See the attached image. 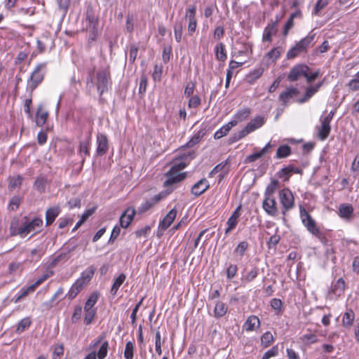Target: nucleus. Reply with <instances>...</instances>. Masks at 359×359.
Returning <instances> with one entry per match:
<instances>
[{
    "instance_id": "ea45409f",
    "label": "nucleus",
    "mask_w": 359,
    "mask_h": 359,
    "mask_svg": "<svg viewBox=\"0 0 359 359\" xmlns=\"http://www.w3.org/2000/svg\"><path fill=\"white\" fill-rule=\"evenodd\" d=\"M317 91L313 86H310L306 88V93L303 97L299 98L297 100L298 103L302 104L307 102Z\"/></svg>"
},
{
    "instance_id": "a19ab883",
    "label": "nucleus",
    "mask_w": 359,
    "mask_h": 359,
    "mask_svg": "<svg viewBox=\"0 0 359 359\" xmlns=\"http://www.w3.org/2000/svg\"><path fill=\"white\" fill-rule=\"evenodd\" d=\"M64 293V289L60 287L57 289L56 292L52 297L49 302L43 303V306H46V309H50L53 306V302L58 298H60Z\"/></svg>"
},
{
    "instance_id": "9d476101",
    "label": "nucleus",
    "mask_w": 359,
    "mask_h": 359,
    "mask_svg": "<svg viewBox=\"0 0 359 359\" xmlns=\"http://www.w3.org/2000/svg\"><path fill=\"white\" fill-rule=\"evenodd\" d=\"M310 68L303 64H299L293 67L288 76L287 79L290 81H297L301 77H306V73L309 72Z\"/></svg>"
},
{
    "instance_id": "bb28decb",
    "label": "nucleus",
    "mask_w": 359,
    "mask_h": 359,
    "mask_svg": "<svg viewBox=\"0 0 359 359\" xmlns=\"http://www.w3.org/2000/svg\"><path fill=\"white\" fill-rule=\"evenodd\" d=\"M277 32V27H276V22H271L269 24L264 30L263 41H271L272 36Z\"/></svg>"
},
{
    "instance_id": "f257e3e1",
    "label": "nucleus",
    "mask_w": 359,
    "mask_h": 359,
    "mask_svg": "<svg viewBox=\"0 0 359 359\" xmlns=\"http://www.w3.org/2000/svg\"><path fill=\"white\" fill-rule=\"evenodd\" d=\"M94 71L95 67L88 72V76L86 79V90L88 93H90L94 86H95L100 96H102L110 88L111 83L110 71L108 69H100L95 74V80L93 78Z\"/></svg>"
},
{
    "instance_id": "09e8293b",
    "label": "nucleus",
    "mask_w": 359,
    "mask_h": 359,
    "mask_svg": "<svg viewBox=\"0 0 359 359\" xmlns=\"http://www.w3.org/2000/svg\"><path fill=\"white\" fill-rule=\"evenodd\" d=\"M248 243L247 241H241L236 248L234 252L243 257L248 248Z\"/></svg>"
},
{
    "instance_id": "ddd939ff",
    "label": "nucleus",
    "mask_w": 359,
    "mask_h": 359,
    "mask_svg": "<svg viewBox=\"0 0 359 359\" xmlns=\"http://www.w3.org/2000/svg\"><path fill=\"white\" fill-rule=\"evenodd\" d=\"M135 212L134 208H128L123 212L119 219V223L122 228L126 229L130 224Z\"/></svg>"
},
{
    "instance_id": "a211bd4d",
    "label": "nucleus",
    "mask_w": 359,
    "mask_h": 359,
    "mask_svg": "<svg viewBox=\"0 0 359 359\" xmlns=\"http://www.w3.org/2000/svg\"><path fill=\"white\" fill-rule=\"evenodd\" d=\"M299 93L297 88H288L279 95V100L283 102V106L287 105L288 101L297 96Z\"/></svg>"
},
{
    "instance_id": "aec40b11",
    "label": "nucleus",
    "mask_w": 359,
    "mask_h": 359,
    "mask_svg": "<svg viewBox=\"0 0 359 359\" xmlns=\"http://www.w3.org/2000/svg\"><path fill=\"white\" fill-rule=\"evenodd\" d=\"M48 112L43 109L42 104L39 105L36 111L35 121L37 126H43L47 121Z\"/></svg>"
},
{
    "instance_id": "6ab92c4d",
    "label": "nucleus",
    "mask_w": 359,
    "mask_h": 359,
    "mask_svg": "<svg viewBox=\"0 0 359 359\" xmlns=\"http://www.w3.org/2000/svg\"><path fill=\"white\" fill-rule=\"evenodd\" d=\"M61 210L59 206H53L47 209L46 212V225L50 226L59 215Z\"/></svg>"
},
{
    "instance_id": "b1692460",
    "label": "nucleus",
    "mask_w": 359,
    "mask_h": 359,
    "mask_svg": "<svg viewBox=\"0 0 359 359\" xmlns=\"http://www.w3.org/2000/svg\"><path fill=\"white\" fill-rule=\"evenodd\" d=\"M228 162L227 161H223L219 164L217 165L209 173V177H213L215 174L222 172V173L219 175L220 178H223L224 176L229 172V168L227 167Z\"/></svg>"
},
{
    "instance_id": "6e6552de",
    "label": "nucleus",
    "mask_w": 359,
    "mask_h": 359,
    "mask_svg": "<svg viewBox=\"0 0 359 359\" xmlns=\"http://www.w3.org/2000/svg\"><path fill=\"white\" fill-rule=\"evenodd\" d=\"M278 196L282 205V214L285 215L287 211L294 207L293 194L288 188H285L279 191Z\"/></svg>"
},
{
    "instance_id": "1a4fd4ad",
    "label": "nucleus",
    "mask_w": 359,
    "mask_h": 359,
    "mask_svg": "<svg viewBox=\"0 0 359 359\" xmlns=\"http://www.w3.org/2000/svg\"><path fill=\"white\" fill-rule=\"evenodd\" d=\"M196 7L195 5L189 6L185 13V18L188 20V34L189 36H192L196 32L197 27V19H196Z\"/></svg>"
},
{
    "instance_id": "49530a36",
    "label": "nucleus",
    "mask_w": 359,
    "mask_h": 359,
    "mask_svg": "<svg viewBox=\"0 0 359 359\" xmlns=\"http://www.w3.org/2000/svg\"><path fill=\"white\" fill-rule=\"evenodd\" d=\"M134 354V344L131 341H128L126 344L124 351V358L126 359H133Z\"/></svg>"
},
{
    "instance_id": "6e6d98bb",
    "label": "nucleus",
    "mask_w": 359,
    "mask_h": 359,
    "mask_svg": "<svg viewBox=\"0 0 359 359\" xmlns=\"http://www.w3.org/2000/svg\"><path fill=\"white\" fill-rule=\"evenodd\" d=\"M138 46L133 44L130 46V53H129V61L130 63H134L137 55L138 52Z\"/></svg>"
},
{
    "instance_id": "20e7f679",
    "label": "nucleus",
    "mask_w": 359,
    "mask_h": 359,
    "mask_svg": "<svg viewBox=\"0 0 359 359\" xmlns=\"http://www.w3.org/2000/svg\"><path fill=\"white\" fill-rule=\"evenodd\" d=\"M86 30L89 32L88 45L91 46L92 43L97 39L98 34V18L95 15L93 8L88 6L86 12Z\"/></svg>"
},
{
    "instance_id": "473e14b6",
    "label": "nucleus",
    "mask_w": 359,
    "mask_h": 359,
    "mask_svg": "<svg viewBox=\"0 0 359 359\" xmlns=\"http://www.w3.org/2000/svg\"><path fill=\"white\" fill-rule=\"evenodd\" d=\"M215 56L216 58L219 60L224 62L226 59V53L225 50V46L222 43H219L216 45L215 48Z\"/></svg>"
},
{
    "instance_id": "a18cd8bd",
    "label": "nucleus",
    "mask_w": 359,
    "mask_h": 359,
    "mask_svg": "<svg viewBox=\"0 0 359 359\" xmlns=\"http://www.w3.org/2000/svg\"><path fill=\"white\" fill-rule=\"evenodd\" d=\"M22 177L18 175L17 177H11L8 184V189L12 191L21 186Z\"/></svg>"
},
{
    "instance_id": "2f4dec72",
    "label": "nucleus",
    "mask_w": 359,
    "mask_h": 359,
    "mask_svg": "<svg viewBox=\"0 0 359 359\" xmlns=\"http://www.w3.org/2000/svg\"><path fill=\"white\" fill-rule=\"evenodd\" d=\"M355 318V313L351 309H347L342 318V324L344 327H351Z\"/></svg>"
},
{
    "instance_id": "f8f14e48",
    "label": "nucleus",
    "mask_w": 359,
    "mask_h": 359,
    "mask_svg": "<svg viewBox=\"0 0 359 359\" xmlns=\"http://www.w3.org/2000/svg\"><path fill=\"white\" fill-rule=\"evenodd\" d=\"M109 149V141L106 135L98 133L97 135V156H104Z\"/></svg>"
},
{
    "instance_id": "79ce46f5",
    "label": "nucleus",
    "mask_w": 359,
    "mask_h": 359,
    "mask_svg": "<svg viewBox=\"0 0 359 359\" xmlns=\"http://www.w3.org/2000/svg\"><path fill=\"white\" fill-rule=\"evenodd\" d=\"M258 273L259 269L257 267H254L250 271L248 272L245 276H243L242 280L246 283H250L257 278Z\"/></svg>"
},
{
    "instance_id": "58836bf2",
    "label": "nucleus",
    "mask_w": 359,
    "mask_h": 359,
    "mask_svg": "<svg viewBox=\"0 0 359 359\" xmlns=\"http://www.w3.org/2000/svg\"><path fill=\"white\" fill-rule=\"evenodd\" d=\"M79 154L82 158V163L85 161L86 156L90 155L89 140L87 142H81L79 144Z\"/></svg>"
},
{
    "instance_id": "e433bc0d",
    "label": "nucleus",
    "mask_w": 359,
    "mask_h": 359,
    "mask_svg": "<svg viewBox=\"0 0 359 359\" xmlns=\"http://www.w3.org/2000/svg\"><path fill=\"white\" fill-rule=\"evenodd\" d=\"M174 35L175 40L180 42L182 39L183 23L182 21H176L174 24Z\"/></svg>"
},
{
    "instance_id": "c756f323",
    "label": "nucleus",
    "mask_w": 359,
    "mask_h": 359,
    "mask_svg": "<svg viewBox=\"0 0 359 359\" xmlns=\"http://www.w3.org/2000/svg\"><path fill=\"white\" fill-rule=\"evenodd\" d=\"M264 123V118L261 116H257L254 119H252L250 123H248L245 127L250 133L251 132L261 127Z\"/></svg>"
},
{
    "instance_id": "4468645a",
    "label": "nucleus",
    "mask_w": 359,
    "mask_h": 359,
    "mask_svg": "<svg viewBox=\"0 0 359 359\" xmlns=\"http://www.w3.org/2000/svg\"><path fill=\"white\" fill-rule=\"evenodd\" d=\"M164 194L163 193L155 195L151 198L146 201L142 203L141 205L138 208L139 213H144L154 207L156 203H158L163 197Z\"/></svg>"
},
{
    "instance_id": "39448f33",
    "label": "nucleus",
    "mask_w": 359,
    "mask_h": 359,
    "mask_svg": "<svg viewBox=\"0 0 359 359\" xmlns=\"http://www.w3.org/2000/svg\"><path fill=\"white\" fill-rule=\"evenodd\" d=\"M43 224V221L39 217H35L32 219H29L27 217H24L20 226L18 228L16 233H12V235H20L22 238L25 237L28 233L36 231Z\"/></svg>"
},
{
    "instance_id": "8fccbe9b",
    "label": "nucleus",
    "mask_w": 359,
    "mask_h": 359,
    "mask_svg": "<svg viewBox=\"0 0 359 359\" xmlns=\"http://www.w3.org/2000/svg\"><path fill=\"white\" fill-rule=\"evenodd\" d=\"M348 86L351 91L359 90V72L355 75L354 79L349 81Z\"/></svg>"
},
{
    "instance_id": "5701e85b",
    "label": "nucleus",
    "mask_w": 359,
    "mask_h": 359,
    "mask_svg": "<svg viewBox=\"0 0 359 359\" xmlns=\"http://www.w3.org/2000/svg\"><path fill=\"white\" fill-rule=\"evenodd\" d=\"M345 281L342 278H339L334 283L332 284L330 292L336 296H341L345 290Z\"/></svg>"
},
{
    "instance_id": "c03bdc74",
    "label": "nucleus",
    "mask_w": 359,
    "mask_h": 359,
    "mask_svg": "<svg viewBox=\"0 0 359 359\" xmlns=\"http://www.w3.org/2000/svg\"><path fill=\"white\" fill-rule=\"evenodd\" d=\"M31 325V320L29 318H25L22 319L17 327L16 332L18 333H21L24 332L26 329H27Z\"/></svg>"
},
{
    "instance_id": "052dcab7",
    "label": "nucleus",
    "mask_w": 359,
    "mask_h": 359,
    "mask_svg": "<svg viewBox=\"0 0 359 359\" xmlns=\"http://www.w3.org/2000/svg\"><path fill=\"white\" fill-rule=\"evenodd\" d=\"M155 349L158 355H161V334L159 331H157L155 335Z\"/></svg>"
},
{
    "instance_id": "13d9d810",
    "label": "nucleus",
    "mask_w": 359,
    "mask_h": 359,
    "mask_svg": "<svg viewBox=\"0 0 359 359\" xmlns=\"http://www.w3.org/2000/svg\"><path fill=\"white\" fill-rule=\"evenodd\" d=\"M327 4H328L327 0H318L316 4L314 11H313L314 15H318L319 12L323 8H324Z\"/></svg>"
},
{
    "instance_id": "4d7b16f0",
    "label": "nucleus",
    "mask_w": 359,
    "mask_h": 359,
    "mask_svg": "<svg viewBox=\"0 0 359 359\" xmlns=\"http://www.w3.org/2000/svg\"><path fill=\"white\" fill-rule=\"evenodd\" d=\"M238 271L237 265L230 264L226 269V278L229 280H231L234 278Z\"/></svg>"
},
{
    "instance_id": "c9c22d12",
    "label": "nucleus",
    "mask_w": 359,
    "mask_h": 359,
    "mask_svg": "<svg viewBox=\"0 0 359 359\" xmlns=\"http://www.w3.org/2000/svg\"><path fill=\"white\" fill-rule=\"evenodd\" d=\"M97 300L98 294L97 292L92 293L85 304L84 311H88L90 310H96L95 309H93V306L97 303Z\"/></svg>"
},
{
    "instance_id": "7ed1b4c3",
    "label": "nucleus",
    "mask_w": 359,
    "mask_h": 359,
    "mask_svg": "<svg viewBox=\"0 0 359 359\" xmlns=\"http://www.w3.org/2000/svg\"><path fill=\"white\" fill-rule=\"evenodd\" d=\"M300 217L303 224L306 226V229L314 236H316L322 243L327 244V239L321 233L317 226L316 221L312 218L311 215L305 210V208L300 205L299 207Z\"/></svg>"
},
{
    "instance_id": "f03ea898",
    "label": "nucleus",
    "mask_w": 359,
    "mask_h": 359,
    "mask_svg": "<svg viewBox=\"0 0 359 359\" xmlns=\"http://www.w3.org/2000/svg\"><path fill=\"white\" fill-rule=\"evenodd\" d=\"M194 156V151H189L187 154H183L181 157L185 161H175L166 174L167 180L164 182V186L167 187L183 180L186 177V173L180 172L187 167L188 163L186 161H190Z\"/></svg>"
},
{
    "instance_id": "338daca9",
    "label": "nucleus",
    "mask_w": 359,
    "mask_h": 359,
    "mask_svg": "<svg viewBox=\"0 0 359 359\" xmlns=\"http://www.w3.org/2000/svg\"><path fill=\"white\" fill-rule=\"evenodd\" d=\"M278 353L277 346H273L271 349L267 351L262 356V359H269L271 357L276 356Z\"/></svg>"
},
{
    "instance_id": "f3484780",
    "label": "nucleus",
    "mask_w": 359,
    "mask_h": 359,
    "mask_svg": "<svg viewBox=\"0 0 359 359\" xmlns=\"http://www.w3.org/2000/svg\"><path fill=\"white\" fill-rule=\"evenodd\" d=\"M177 213V211L175 208L172 209L160 222L158 229L161 231H165L175 220Z\"/></svg>"
},
{
    "instance_id": "f704fd0d",
    "label": "nucleus",
    "mask_w": 359,
    "mask_h": 359,
    "mask_svg": "<svg viewBox=\"0 0 359 359\" xmlns=\"http://www.w3.org/2000/svg\"><path fill=\"white\" fill-rule=\"evenodd\" d=\"M126 278V276L124 273H121L114 280L111 288V293L112 295L115 296L120 287V286L123 283Z\"/></svg>"
},
{
    "instance_id": "2eb2a0df",
    "label": "nucleus",
    "mask_w": 359,
    "mask_h": 359,
    "mask_svg": "<svg viewBox=\"0 0 359 359\" xmlns=\"http://www.w3.org/2000/svg\"><path fill=\"white\" fill-rule=\"evenodd\" d=\"M339 215L347 222H350L353 218V208L348 203H342L339 207Z\"/></svg>"
},
{
    "instance_id": "0e129e2a",
    "label": "nucleus",
    "mask_w": 359,
    "mask_h": 359,
    "mask_svg": "<svg viewBox=\"0 0 359 359\" xmlns=\"http://www.w3.org/2000/svg\"><path fill=\"white\" fill-rule=\"evenodd\" d=\"M201 104V99L198 95L192 96L188 102L189 108H196Z\"/></svg>"
},
{
    "instance_id": "423d86ee",
    "label": "nucleus",
    "mask_w": 359,
    "mask_h": 359,
    "mask_svg": "<svg viewBox=\"0 0 359 359\" xmlns=\"http://www.w3.org/2000/svg\"><path fill=\"white\" fill-rule=\"evenodd\" d=\"M46 62L39 63L31 74L28 80V88L33 92L43 81L46 72Z\"/></svg>"
},
{
    "instance_id": "680f3d73",
    "label": "nucleus",
    "mask_w": 359,
    "mask_h": 359,
    "mask_svg": "<svg viewBox=\"0 0 359 359\" xmlns=\"http://www.w3.org/2000/svg\"><path fill=\"white\" fill-rule=\"evenodd\" d=\"M163 72V67L156 65L154 68L152 77L154 81H160Z\"/></svg>"
},
{
    "instance_id": "cd10ccee",
    "label": "nucleus",
    "mask_w": 359,
    "mask_h": 359,
    "mask_svg": "<svg viewBox=\"0 0 359 359\" xmlns=\"http://www.w3.org/2000/svg\"><path fill=\"white\" fill-rule=\"evenodd\" d=\"M279 181L276 179H272L270 184L267 185L264 196L266 197H273V194L279 188Z\"/></svg>"
},
{
    "instance_id": "4c0bfd02",
    "label": "nucleus",
    "mask_w": 359,
    "mask_h": 359,
    "mask_svg": "<svg viewBox=\"0 0 359 359\" xmlns=\"http://www.w3.org/2000/svg\"><path fill=\"white\" fill-rule=\"evenodd\" d=\"M291 154V148L287 145L283 144L280 146L276 151V158H286Z\"/></svg>"
},
{
    "instance_id": "3c124183",
    "label": "nucleus",
    "mask_w": 359,
    "mask_h": 359,
    "mask_svg": "<svg viewBox=\"0 0 359 359\" xmlns=\"http://www.w3.org/2000/svg\"><path fill=\"white\" fill-rule=\"evenodd\" d=\"M250 113V110L248 108H245L243 109L239 110L235 117L236 118V120L238 121H242L243 120H245L246 118L248 117L249 114Z\"/></svg>"
},
{
    "instance_id": "69168bd1",
    "label": "nucleus",
    "mask_w": 359,
    "mask_h": 359,
    "mask_svg": "<svg viewBox=\"0 0 359 359\" xmlns=\"http://www.w3.org/2000/svg\"><path fill=\"white\" fill-rule=\"evenodd\" d=\"M82 313V308L81 306H77L74 308V311L73 315L72 316V322L75 323L77 320H79L81 316Z\"/></svg>"
},
{
    "instance_id": "de8ad7c7",
    "label": "nucleus",
    "mask_w": 359,
    "mask_h": 359,
    "mask_svg": "<svg viewBox=\"0 0 359 359\" xmlns=\"http://www.w3.org/2000/svg\"><path fill=\"white\" fill-rule=\"evenodd\" d=\"M109 343L107 341H105L102 344L101 346L100 347L97 351V357L98 358V359H104L107 355Z\"/></svg>"
},
{
    "instance_id": "c85d7f7f",
    "label": "nucleus",
    "mask_w": 359,
    "mask_h": 359,
    "mask_svg": "<svg viewBox=\"0 0 359 359\" xmlns=\"http://www.w3.org/2000/svg\"><path fill=\"white\" fill-rule=\"evenodd\" d=\"M331 131L330 124L321 120V126L318 130V137L320 140H325Z\"/></svg>"
},
{
    "instance_id": "393cba45",
    "label": "nucleus",
    "mask_w": 359,
    "mask_h": 359,
    "mask_svg": "<svg viewBox=\"0 0 359 359\" xmlns=\"http://www.w3.org/2000/svg\"><path fill=\"white\" fill-rule=\"evenodd\" d=\"M259 324L260 322L258 317L256 316H250L244 323L243 328L248 332L252 331L258 327Z\"/></svg>"
},
{
    "instance_id": "a878e982",
    "label": "nucleus",
    "mask_w": 359,
    "mask_h": 359,
    "mask_svg": "<svg viewBox=\"0 0 359 359\" xmlns=\"http://www.w3.org/2000/svg\"><path fill=\"white\" fill-rule=\"evenodd\" d=\"M83 286L84 285L81 283V280H76V282L71 287L66 297H67L69 299L72 300L81 291Z\"/></svg>"
},
{
    "instance_id": "dca6fc26",
    "label": "nucleus",
    "mask_w": 359,
    "mask_h": 359,
    "mask_svg": "<svg viewBox=\"0 0 359 359\" xmlns=\"http://www.w3.org/2000/svg\"><path fill=\"white\" fill-rule=\"evenodd\" d=\"M210 187L208 181L203 178L197 182L191 188V194L196 196L203 194Z\"/></svg>"
},
{
    "instance_id": "9b49d317",
    "label": "nucleus",
    "mask_w": 359,
    "mask_h": 359,
    "mask_svg": "<svg viewBox=\"0 0 359 359\" xmlns=\"http://www.w3.org/2000/svg\"><path fill=\"white\" fill-rule=\"evenodd\" d=\"M262 208L269 216L276 217L278 215V210L274 197L264 196V199L262 202Z\"/></svg>"
},
{
    "instance_id": "72a5a7b5",
    "label": "nucleus",
    "mask_w": 359,
    "mask_h": 359,
    "mask_svg": "<svg viewBox=\"0 0 359 359\" xmlns=\"http://www.w3.org/2000/svg\"><path fill=\"white\" fill-rule=\"evenodd\" d=\"M95 268L93 266L89 267L85 271L81 273V276L78 280H81V283L85 285H86L93 278V276L95 273Z\"/></svg>"
},
{
    "instance_id": "4be33fe9",
    "label": "nucleus",
    "mask_w": 359,
    "mask_h": 359,
    "mask_svg": "<svg viewBox=\"0 0 359 359\" xmlns=\"http://www.w3.org/2000/svg\"><path fill=\"white\" fill-rule=\"evenodd\" d=\"M207 129L206 127L202 128L200 130H198L187 143V147L191 148L194 147L196 144H198L201 140L206 135Z\"/></svg>"
},
{
    "instance_id": "603ef678",
    "label": "nucleus",
    "mask_w": 359,
    "mask_h": 359,
    "mask_svg": "<svg viewBox=\"0 0 359 359\" xmlns=\"http://www.w3.org/2000/svg\"><path fill=\"white\" fill-rule=\"evenodd\" d=\"M282 52H283L282 48L278 46V47L273 48L271 51H269L267 53V56L269 58L272 59L273 60H275L280 56Z\"/></svg>"
},
{
    "instance_id": "0eeeda50",
    "label": "nucleus",
    "mask_w": 359,
    "mask_h": 359,
    "mask_svg": "<svg viewBox=\"0 0 359 359\" xmlns=\"http://www.w3.org/2000/svg\"><path fill=\"white\" fill-rule=\"evenodd\" d=\"M314 34H309L296 43L294 46L288 50L287 53V58L288 60H291L296 57L299 53L306 52L307 48L310 46L311 42L314 39Z\"/></svg>"
},
{
    "instance_id": "412c9836",
    "label": "nucleus",
    "mask_w": 359,
    "mask_h": 359,
    "mask_svg": "<svg viewBox=\"0 0 359 359\" xmlns=\"http://www.w3.org/2000/svg\"><path fill=\"white\" fill-rule=\"evenodd\" d=\"M238 124L237 121H231L227 123L224 126H223L220 129L217 130L214 135V138L215 140H218L222 138V137L226 135L229 130L234 126Z\"/></svg>"
},
{
    "instance_id": "7c9ffc66",
    "label": "nucleus",
    "mask_w": 359,
    "mask_h": 359,
    "mask_svg": "<svg viewBox=\"0 0 359 359\" xmlns=\"http://www.w3.org/2000/svg\"><path fill=\"white\" fill-rule=\"evenodd\" d=\"M228 307L226 304L222 302H217L214 309V316L217 318H222L227 312Z\"/></svg>"
},
{
    "instance_id": "5fc2aeb1",
    "label": "nucleus",
    "mask_w": 359,
    "mask_h": 359,
    "mask_svg": "<svg viewBox=\"0 0 359 359\" xmlns=\"http://www.w3.org/2000/svg\"><path fill=\"white\" fill-rule=\"evenodd\" d=\"M262 344L267 347L270 345L271 342L273 340V337L272 334L269 332H265L261 338Z\"/></svg>"
},
{
    "instance_id": "774afa93",
    "label": "nucleus",
    "mask_w": 359,
    "mask_h": 359,
    "mask_svg": "<svg viewBox=\"0 0 359 359\" xmlns=\"http://www.w3.org/2000/svg\"><path fill=\"white\" fill-rule=\"evenodd\" d=\"M20 203V198L18 196H13L9 203V208L11 210H16Z\"/></svg>"
},
{
    "instance_id": "bf43d9fd",
    "label": "nucleus",
    "mask_w": 359,
    "mask_h": 359,
    "mask_svg": "<svg viewBox=\"0 0 359 359\" xmlns=\"http://www.w3.org/2000/svg\"><path fill=\"white\" fill-rule=\"evenodd\" d=\"M86 312V314H85V317H84V323L86 325H90L92 323L93 319H94V317L95 316V313H96V310H90L88 311H85Z\"/></svg>"
},
{
    "instance_id": "37998d69",
    "label": "nucleus",
    "mask_w": 359,
    "mask_h": 359,
    "mask_svg": "<svg viewBox=\"0 0 359 359\" xmlns=\"http://www.w3.org/2000/svg\"><path fill=\"white\" fill-rule=\"evenodd\" d=\"M249 133H250L249 131L248 130L246 127H245L243 130L234 133L233 135L230 137L229 142L233 143V142H237V141L240 140L241 139H242L243 137H244L245 136H246Z\"/></svg>"
},
{
    "instance_id": "e2e57ef3",
    "label": "nucleus",
    "mask_w": 359,
    "mask_h": 359,
    "mask_svg": "<svg viewBox=\"0 0 359 359\" xmlns=\"http://www.w3.org/2000/svg\"><path fill=\"white\" fill-rule=\"evenodd\" d=\"M290 172L288 166L282 168L279 172H277V176L279 178L285 177L284 181H288L290 177Z\"/></svg>"
},
{
    "instance_id": "864d4df0",
    "label": "nucleus",
    "mask_w": 359,
    "mask_h": 359,
    "mask_svg": "<svg viewBox=\"0 0 359 359\" xmlns=\"http://www.w3.org/2000/svg\"><path fill=\"white\" fill-rule=\"evenodd\" d=\"M59 9L65 15L69 8L70 0H57Z\"/></svg>"
}]
</instances>
